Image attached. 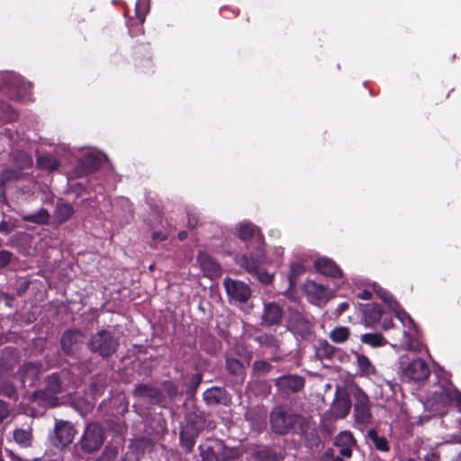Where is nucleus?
<instances>
[{"label":"nucleus","instance_id":"27","mask_svg":"<svg viewBox=\"0 0 461 461\" xmlns=\"http://www.w3.org/2000/svg\"><path fill=\"white\" fill-rule=\"evenodd\" d=\"M304 291L312 301H321L327 297V287L315 281L307 280L303 285Z\"/></svg>","mask_w":461,"mask_h":461},{"label":"nucleus","instance_id":"14","mask_svg":"<svg viewBox=\"0 0 461 461\" xmlns=\"http://www.w3.org/2000/svg\"><path fill=\"white\" fill-rule=\"evenodd\" d=\"M134 65L139 74L151 75L154 73V64L149 51V47L140 45L135 50Z\"/></svg>","mask_w":461,"mask_h":461},{"label":"nucleus","instance_id":"58","mask_svg":"<svg viewBox=\"0 0 461 461\" xmlns=\"http://www.w3.org/2000/svg\"><path fill=\"white\" fill-rule=\"evenodd\" d=\"M357 298L362 300H370L373 296L372 292L367 289H364L357 294Z\"/></svg>","mask_w":461,"mask_h":461},{"label":"nucleus","instance_id":"36","mask_svg":"<svg viewBox=\"0 0 461 461\" xmlns=\"http://www.w3.org/2000/svg\"><path fill=\"white\" fill-rule=\"evenodd\" d=\"M13 438L16 444L21 447H30L32 444L33 435L32 429H15L13 431Z\"/></svg>","mask_w":461,"mask_h":461},{"label":"nucleus","instance_id":"64","mask_svg":"<svg viewBox=\"0 0 461 461\" xmlns=\"http://www.w3.org/2000/svg\"><path fill=\"white\" fill-rule=\"evenodd\" d=\"M177 237L179 240L183 241L187 238V232L185 230L179 231Z\"/></svg>","mask_w":461,"mask_h":461},{"label":"nucleus","instance_id":"12","mask_svg":"<svg viewBox=\"0 0 461 461\" xmlns=\"http://www.w3.org/2000/svg\"><path fill=\"white\" fill-rule=\"evenodd\" d=\"M223 285L230 301L246 303L251 297V289L244 282L227 277Z\"/></svg>","mask_w":461,"mask_h":461},{"label":"nucleus","instance_id":"30","mask_svg":"<svg viewBox=\"0 0 461 461\" xmlns=\"http://www.w3.org/2000/svg\"><path fill=\"white\" fill-rule=\"evenodd\" d=\"M75 213L74 207L68 203H58L53 212V218L56 223L63 224L68 221Z\"/></svg>","mask_w":461,"mask_h":461},{"label":"nucleus","instance_id":"24","mask_svg":"<svg viewBox=\"0 0 461 461\" xmlns=\"http://www.w3.org/2000/svg\"><path fill=\"white\" fill-rule=\"evenodd\" d=\"M32 400L39 406L54 408L59 405V399L55 393L47 391V388L39 389L32 394Z\"/></svg>","mask_w":461,"mask_h":461},{"label":"nucleus","instance_id":"51","mask_svg":"<svg viewBox=\"0 0 461 461\" xmlns=\"http://www.w3.org/2000/svg\"><path fill=\"white\" fill-rule=\"evenodd\" d=\"M162 387L170 399H175L178 393V387L172 381H164Z\"/></svg>","mask_w":461,"mask_h":461},{"label":"nucleus","instance_id":"10","mask_svg":"<svg viewBox=\"0 0 461 461\" xmlns=\"http://www.w3.org/2000/svg\"><path fill=\"white\" fill-rule=\"evenodd\" d=\"M287 329L303 339L312 334V325L310 320L298 310H290L287 321Z\"/></svg>","mask_w":461,"mask_h":461},{"label":"nucleus","instance_id":"61","mask_svg":"<svg viewBox=\"0 0 461 461\" xmlns=\"http://www.w3.org/2000/svg\"><path fill=\"white\" fill-rule=\"evenodd\" d=\"M11 231L12 229L9 228V225L6 221L0 222V232L9 234Z\"/></svg>","mask_w":461,"mask_h":461},{"label":"nucleus","instance_id":"52","mask_svg":"<svg viewBox=\"0 0 461 461\" xmlns=\"http://www.w3.org/2000/svg\"><path fill=\"white\" fill-rule=\"evenodd\" d=\"M0 394L13 399L16 395V390L13 384L9 383H3L0 384Z\"/></svg>","mask_w":461,"mask_h":461},{"label":"nucleus","instance_id":"28","mask_svg":"<svg viewBox=\"0 0 461 461\" xmlns=\"http://www.w3.org/2000/svg\"><path fill=\"white\" fill-rule=\"evenodd\" d=\"M456 391V388L441 384L438 386V390L434 392L433 397L435 402L446 407L454 402Z\"/></svg>","mask_w":461,"mask_h":461},{"label":"nucleus","instance_id":"4","mask_svg":"<svg viewBox=\"0 0 461 461\" xmlns=\"http://www.w3.org/2000/svg\"><path fill=\"white\" fill-rule=\"evenodd\" d=\"M264 249L258 248L249 255L243 254L240 256L237 259V263L248 273L256 276L261 284L270 285L274 279V276L262 268L261 265L264 260Z\"/></svg>","mask_w":461,"mask_h":461},{"label":"nucleus","instance_id":"16","mask_svg":"<svg viewBox=\"0 0 461 461\" xmlns=\"http://www.w3.org/2000/svg\"><path fill=\"white\" fill-rule=\"evenodd\" d=\"M203 400L207 406H228L231 402V396L224 387L212 386L203 392Z\"/></svg>","mask_w":461,"mask_h":461},{"label":"nucleus","instance_id":"11","mask_svg":"<svg viewBox=\"0 0 461 461\" xmlns=\"http://www.w3.org/2000/svg\"><path fill=\"white\" fill-rule=\"evenodd\" d=\"M75 434L76 429L69 421L56 420L50 439L55 447L63 448L72 443Z\"/></svg>","mask_w":461,"mask_h":461},{"label":"nucleus","instance_id":"38","mask_svg":"<svg viewBox=\"0 0 461 461\" xmlns=\"http://www.w3.org/2000/svg\"><path fill=\"white\" fill-rule=\"evenodd\" d=\"M339 349L330 344L326 339H321L316 347V355L321 359L332 360Z\"/></svg>","mask_w":461,"mask_h":461},{"label":"nucleus","instance_id":"41","mask_svg":"<svg viewBox=\"0 0 461 461\" xmlns=\"http://www.w3.org/2000/svg\"><path fill=\"white\" fill-rule=\"evenodd\" d=\"M198 437L199 436H197L196 434L180 429L179 445L181 448L185 451V453L190 454L193 452Z\"/></svg>","mask_w":461,"mask_h":461},{"label":"nucleus","instance_id":"46","mask_svg":"<svg viewBox=\"0 0 461 461\" xmlns=\"http://www.w3.org/2000/svg\"><path fill=\"white\" fill-rule=\"evenodd\" d=\"M37 167L41 169L49 171L57 170L59 167V162L55 158L50 155H41L36 160Z\"/></svg>","mask_w":461,"mask_h":461},{"label":"nucleus","instance_id":"57","mask_svg":"<svg viewBox=\"0 0 461 461\" xmlns=\"http://www.w3.org/2000/svg\"><path fill=\"white\" fill-rule=\"evenodd\" d=\"M151 238L153 242H156L157 240L164 241L167 240V235L161 231H154Z\"/></svg>","mask_w":461,"mask_h":461},{"label":"nucleus","instance_id":"31","mask_svg":"<svg viewBox=\"0 0 461 461\" xmlns=\"http://www.w3.org/2000/svg\"><path fill=\"white\" fill-rule=\"evenodd\" d=\"M204 427V419L201 415L190 413L185 418V423L182 426L181 430L200 435Z\"/></svg>","mask_w":461,"mask_h":461},{"label":"nucleus","instance_id":"56","mask_svg":"<svg viewBox=\"0 0 461 461\" xmlns=\"http://www.w3.org/2000/svg\"><path fill=\"white\" fill-rule=\"evenodd\" d=\"M339 456H334L333 450H328L321 461H343Z\"/></svg>","mask_w":461,"mask_h":461},{"label":"nucleus","instance_id":"13","mask_svg":"<svg viewBox=\"0 0 461 461\" xmlns=\"http://www.w3.org/2000/svg\"><path fill=\"white\" fill-rule=\"evenodd\" d=\"M275 385L282 393H297L304 388L305 378L295 374L283 375L276 378Z\"/></svg>","mask_w":461,"mask_h":461},{"label":"nucleus","instance_id":"5","mask_svg":"<svg viewBox=\"0 0 461 461\" xmlns=\"http://www.w3.org/2000/svg\"><path fill=\"white\" fill-rule=\"evenodd\" d=\"M400 365L402 380L408 383L426 381L430 375L428 363L420 357L414 358L408 363L402 360Z\"/></svg>","mask_w":461,"mask_h":461},{"label":"nucleus","instance_id":"1","mask_svg":"<svg viewBox=\"0 0 461 461\" xmlns=\"http://www.w3.org/2000/svg\"><path fill=\"white\" fill-rule=\"evenodd\" d=\"M202 461H238L240 451L230 447L222 439L207 438L198 446Z\"/></svg>","mask_w":461,"mask_h":461},{"label":"nucleus","instance_id":"3","mask_svg":"<svg viewBox=\"0 0 461 461\" xmlns=\"http://www.w3.org/2000/svg\"><path fill=\"white\" fill-rule=\"evenodd\" d=\"M301 415L285 405L275 406L269 415V425L273 433L286 435L294 433L300 421Z\"/></svg>","mask_w":461,"mask_h":461},{"label":"nucleus","instance_id":"17","mask_svg":"<svg viewBox=\"0 0 461 461\" xmlns=\"http://www.w3.org/2000/svg\"><path fill=\"white\" fill-rule=\"evenodd\" d=\"M284 317L283 308L276 302L264 303L261 324L267 327L279 326Z\"/></svg>","mask_w":461,"mask_h":461},{"label":"nucleus","instance_id":"9","mask_svg":"<svg viewBox=\"0 0 461 461\" xmlns=\"http://www.w3.org/2000/svg\"><path fill=\"white\" fill-rule=\"evenodd\" d=\"M84 333L77 329L65 330L60 337V348L65 356L77 357L84 344Z\"/></svg>","mask_w":461,"mask_h":461},{"label":"nucleus","instance_id":"33","mask_svg":"<svg viewBox=\"0 0 461 461\" xmlns=\"http://www.w3.org/2000/svg\"><path fill=\"white\" fill-rule=\"evenodd\" d=\"M253 340L259 346L278 350L281 341L274 335L259 331L253 336Z\"/></svg>","mask_w":461,"mask_h":461},{"label":"nucleus","instance_id":"22","mask_svg":"<svg viewBox=\"0 0 461 461\" xmlns=\"http://www.w3.org/2000/svg\"><path fill=\"white\" fill-rule=\"evenodd\" d=\"M336 447L339 448V458H348L352 455V447L357 444L353 434L350 431L340 432L334 440Z\"/></svg>","mask_w":461,"mask_h":461},{"label":"nucleus","instance_id":"34","mask_svg":"<svg viewBox=\"0 0 461 461\" xmlns=\"http://www.w3.org/2000/svg\"><path fill=\"white\" fill-rule=\"evenodd\" d=\"M12 162L20 170L31 168L33 165L32 157L25 151L16 149L12 152Z\"/></svg>","mask_w":461,"mask_h":461},{"label":"nucleus","instance_id":"47","mask_svg":"<svg viewBox=\"0 0 461 461\" xmlns=\"http://www.w3.org/2000/svg\"><path fill=\"white\" fill-rule=\"evenodd\" d=\"M305 267L301 263H293L290 267V271L288 274V283L289 289H293L295 287L297 284L298 277L303 276L305 273Z\"/></svg>","mask_w":461,"mask_h":461},{"label":"nucleus","instance_id":"43","mask_svg":"<svg viewBox=\"0 0 461 461\" xmlns=\"http://www.w3.org/2000/svg\"><path fill=\"white\" fill-rule=\"evenodd\" d=\"M352 405L349 396L346 395L339 398L333 406L335 415L338 418H345L349 413Z\"/></svg>","mask_w":461,"mask_h":461},{"label":"nucleus","instance_id":"25","mask_svg":"<svg viewBox=\"0 0 461 461\" xmlns=\"http://www.w3.org/2000/svg\"><path fill=\"white\" fill-rule=\"evenodd\" d=\"M356 357L357 375L361 377H369L376 374V368L369 357L362 353L352 351Z\"/></svg>","mask_w":461,"mask_h":461},{"label":"nucleus","instance_id":"44","mask_svg":"<svg viewBox=\"0 0 461 461\" xmlns=\"http://www.w3.org/2000/svg\"><path fill=\"white\" fill-rule=\"evenodd\" d=\"M18 114L16 111L5 101H0V123H9L16 121Z\"/></svg>","mask_w":461,"mask_h":461},{"label":"nucleus","instance_id":"53","mask_svg":"<svg viewBox=\"0 0 461 461\" xmlns=\"http://www.w3.org/2000/svg\"><path fill=\"white\" fill-rule=\"evenodd\" d=\"M13 253L8 250L0 251V269L6 267L12 261Z\"/></svg>","mask_w":461,"mask_h":461},{"label":"nucleus","instance_id":"39","mask_svg":"<svg viewBox=\"0 0 461 461\" xmlns=\"http://www.w3.org/2000/svg\"><path fill=\"white\" fill-rule=\"evenodd\" d=\"M273 369L270 361L266 359L255 360L251 366V375L255 378H260L268 375Z\"/></svg>","mask_w":461,"mask_h":461},{"label":"nucleus","instance_id":"45","mask_svg":"<svg viewBox=\"0 0 461 461\" xmlns=\"http://www.w3.org/2000/svg\"><path fill=\"white\" fill-rule=\"evenodd\" d=\"M350 337V329L345 326H339L330 330L329 338L334 343H344L348 340Z\"/></svg>","mask_w":461,"mask_h":461},{"label":"nucleus","instance_id":"7","mask_svg":"<svg viewBox=\"0 0 461 461\" xmlns=\"http://www.w3.org/2000/svg\"><path fill=\"white\" fill-rule=\"evenodd\" d=\"M104 441V431L98 423H90L86 426L79 442L81 449L86 453L97 451Z\"/></svg>","mask_w":461,"mask_h":461},{"label":"nucleus","instance_id":"26","mask_svg":"<svg viewBox=\"0 0 461 461\" xmlns=\"http://www.w3.org/2000/svg\"><path fill=\"white\" fill-rule=\"evenodd\" d=\"M316 270L324 275L333 278H339L342 276V270L339 266L329 258H320L315 261Z\"/></svg>","mask_w":461,"mask_h":461},{"label":"nucleus","instance_id":"15","mask_svg":"<svg viewBox=\"0 0 461 461\" xmlns=\"http://www.w3.org/2000/svg\"><path fill=\"white\" fill-rule=\"evenodd\" d=\"M41 364L27 362L22 365L18 370L21 383L23 387H32L40 380Z\"/></svg>","mask_w":461,"mask_h":461},{"label":"nucleus","instance_id":"32","mask_svg":"<svg viewBox=\"0 0 461 461\" xmlns=\"http://www.w3.org/2000/svg\"><path fill=\"white\" fill-rule=\"evenodd\" d=\"M255 461H282L284 456L275 448L266 446L257 449L253 453Z\"/></svg>","mask_w":461,"mask_h":461},{"label":"nucleus","instance_id":"19","mask_svg":"<svg viewBox=\"0 0 461 461\" xmlns=\"http://www.w3.org/2000/svg\"><path fill=\"white\" fill-rule=\"evenodd\" d=\"M237 236L243 241L254 240L258 248L264 249V236L260 230L251 222L240 223L237 228Z\"/></svg>","mask_w":461,"mask_h":461},{"label":"nucleus","instance_id":"59","mask_svg":"<svg viewBox=\"0 0 461 461\" xmlns=\"http://www.w3.org/2000/svg\"><path fill=\"white\" fill-rule=\"evenodd\" d=\"M440 459V456L438 453L436 452H429V453H427L424 456V460L425 461H439Z\"/></svg>","mask_w":461,"mask_h":461},{"label":"nucleus","instance_id":"37","mask_svg":"<svg viewBox=\"0 0 461 461\" xmlns=\"http://www.w3.org/2000/svg\"><path fill=\"white\" fill-rule=\"evenodd\" d=\"M50 212L44 207H41L34 213L21 214V219L25 222H32L37 225H46L50 222Z\"/></svg>","mask_w":461,"mask_h":461},{"label":"nucleus","instance_id":"23","mask_svg":"<svg viewBox=\"0 0 461 461\" xmlns=\"http://www.w3.org/2000/svg\"><path fill=\"white\" fill-rule=\"evenodd\" d=\"M225 369L227 373L233 376L237 382L243 383L246 378V366L240 359L225 356Z\"/></svg>","mask_w":461,"mask_h":461},{"label":"nucleus","instance_id":"40","mask_svg":"<svg viewBox=\"0 0 461 461\" xmlns=\"http://www.w3.org/2000/svg\"><path fill=\"white\" fill-rule=\"evenodd\" d=\"M44 387L47 388L48 392L58 394L63 392L62 381L59 373H52L46 376L44 380Z\"/></svg>","mask_w":461,"mask_h":461},{"label":"nucleus","instance_id":"63","mask_svg":"<svg viewBox=\"0 0 461 461\" xmlns=\"http://www.w3.org/2000/svg\"><path fill=\"white\" fill-rule=\"evenodd\" d=\"M454 402H456V406L458 407L459 411H461V392L458 390L456 392V396H455Z\"/></svg>","mask_w":461,"mask_h":461},{"label":"nucleus","instance_id":"35","mask_svg":"<svg viewBox=\"0 0 461 461\" xmlns=\"http://www.w3.org/2000/svg\"><path fill=\"white\" fill-rule=\"evenodd\" d=\"M366 437L372 442V445L377 451H390V444L387 438L384 436H380L375 429H368Z\"/></svg>","mask_w":461,"mask_h":461},{"label":"nucleus","instance_id":"21","mask_svg":"<svg viewBox=\"0 0 461 461\" xmlns=\"http://www.w3.org/2000/svg\"><path fill=\"white\" fill-rule=\"evenodd\" d=\"M197 261L205 276L212 279L221 275L220 264L210 255L204 252H199Z\"/></svg>","mask_w":461,"mask_h":461},{"label":"nucleus","instance_id":"48","mask_svg":"<svg viewBox=\"0 0 461 461\" xmlns=\"http://www.w3.org/2000/svg\"><path fill=\"white\" fill-rule=\"evenodd\" d=\"M22 170L16 168H7L1 172L0 175V184L5 185L8 182L17 181L21 178Z\"/></svg>","mask_w":461,"mask_h":461},{"label":"nucleus","instance_id":"54","mask_svg":"<svg viewBox=\"0 0 461 461\" xmlns=\"http://www.w3.org/2000/svg\"><path fill=\"white\" fill-rule=\"evenodd\" d=\"M198 223V216L194 212H187V227L194 229Z\"/></svg>","mask_w":461,"mask_h":461},{"label":"nucleus","instance_id":"55","mask_svg":"<svg viewBox=\"0 0 461 461\" xmlns=\"http://www.w3.org/2000/svg\"><path fill=\"white\" fill-rule=\"evenodd\" d=\"M9 415L8 404L4 401H0V423L4 421Z\"/></svg>","mask_w":461,"mask_h":461},{"label":"nucleus","instance_id":"2","mask_svg":"<svg viewBox=\"0 0 461 461\" xmlns=\"http://www.w3.org/2000/svg\"><path fill=\"white\" fill-rule=\"evenodd\" d=\"M86 347L92 354L108 359L118 351L120 339L113 330L103 328L90 336Z\"/></svg>","mask_w":461,"mask_h":461},{"label":"nucleus","instance_id":"18","mask_svg":"<svg viewBox=\"0 0 461 461\" xmlns=\"http://www.w3.org/2000/svg\"><path fill=\"white\" fill-rule=\"evenodd\" d=\"M133 395L139 398H147L151 404H160L165 399L162 391L158 387L144 383L135 385Z\"/></svg>","mask_w":461,"mask_h":461},{"label":"nucleus","instance_id":"49","mask_svg":"<svg viewBox=\"0 0 461 461\" xmlns=\"http://www.w3.org/2000/svg\"><path fill=\"white\" fill-rule=\"evenodd\" d=\"M377 296L382 299L384 303H386L391 309L396 311L397 308H400V304L393 297V295L387 292L386 290L379 287L378 289H375Z\"/></svg>","mask_w":461,"mask_h":461},{"label":"nucleus","instance_id":"20","mask_svg":"<svg viewBox=\"0 0 461 461\" xmlns=\"http://www.w3.org/2000/svg\"><path fill=\"white\" fill-rule=\"evenodd\" d=\"M363 314L362 323L366 328H372L377 324L383 315L382 306L377 303L361 304Z\"/></svg>","mask_w":461,"mask_h":461},{"label":"nucleus","instance_id":"6","mask_svg":"<svg viewBox=\"0 0 461 461\" xmlns=\"http://www.w3.org/2000/svg\"><path fill=\"white\" fill-rule=\"evenodd\" d=\"M353 416L355 421L360 425H367L373 419L369 397L359 387L353 392Z\"/></svg>","mask_w":461,"mask_h":461},{"label":"nucleus","instance_id":"29","mask_svg":"<svg viewBox=\"0 0 461 461\" xmlns=\"http://www.w3.org/2000/svg\"><path fill=\"white\" fill-rule=\"evenodd\" d=\"M101 166L102 159L93 154L85 155L79 162V169L86 176L96 172Z\"/></svg>","mask_w":461,"mask_h":461},{"label":"nucleus","instance_id":"50","mask_svg":"<svg viewBox=\"0 0 461 461\" xmlns=\"http://www.w3.org/2000/svg\"><path fill=\"white\" fill-rule=\"evenodd\" d=\"M202 382L203 375L201 373L193 374L187 387V393L190 395H194Z\"/></svg>","mask_w":461,"mask_h":461},{"label":"nucleus","instance_id":"8","mask_svg":"<svg viewBox=\"0 0 461 461\" xmlns=\"http://www.w3.org/2000/svg\"><path fill=\"white\" fill-rule=\"evenodd\" d=\"M24 82L14 74L0 75V92L13 100H22L25 95Z\"/></svg>","mask_w":461,"mask_h":461},{"label":"nucleus","instance_id":"60","mask_svg":"<svg viewBox=\"0 0 461 461\" xmlns=\"http://www.w3.org/2000/svg\"><path fill=\"white\" fill-rule=\"evenodd\" d=\"M349 308V303L348 302H343L339 304L338 308L336 309V312L338 315H340L345 311H347Z\"/></svg>","mask_w":461,"mask_h":461},{"label":"nucleus","instance_id":"62","mask_svg":"<svg viewBox=\"0 0 461 461\" xmlns=\"http://www.w3.org/2000/svg\"><path fill=\"white\" fill-rule=\"evenodd\" d=\"M136 15L139 23L142 24L145 21V14L140 11L138 5H136Z\"/></svg>","mask_w":461,"mask_h":461},{"label":"nucleus","instance_id":"42","mask_svg":"<svg viewBox=\"0 0 461 461\" xmlns=\"http://www.w3.org/2000/svg\"><path fill=\"white\" fill-rule=\"evenodd\" d=\"M360 340L372 348H381L387 344L386 339L380 332L365 333L360 337Z\"/></svg>","mask_w":461,"mask_h":461}]
</instances>
